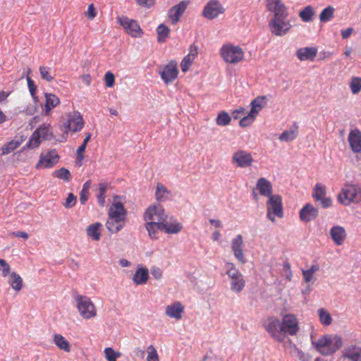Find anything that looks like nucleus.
I'll return each instance as SVG.
<instances>
[{
  "label": "nucleus",
  "instance_id": "obj_56",
  "mask_svg": "<svg viewBox=\"0 0 361 361\" xmlns=\"http://www.w3.org/2000/svg\"><path fill=\"white\" fill-rule=\"evenodd\" d=\"M256 116L252 114L250 112L248 115L244 116L240 120L239 125L240 127L250 126L255 121Z\"/></svg>",
  "mask_w": 361,
  "mask_h": 361
},
{
  "label": "nucleus",
  "instance_id": "obj_48",
  "mask_svg": "<svg viewBox=\"0 0 361 361\" xmlns=\"http://www.w3.org/2000/svg\"><path fill=\"white\" fill-rule=\"evenodd\" d=\"M318 314L320 322L324 326H329L332 322V318L329 312L324 308L318 310Z\"/></svg>",
  "mask_w": 361,
  "mask_h": 361
},
{
  "label": "nucleus",
  "instance_id": "obj_55",
  "mask_svg": "<svg viewBox=\"0 0 361 361\" xmlns=\"http://www.w3.org/2000/svg\"><path fill=\"white\" fill-rule=\"evenodd\" d=\"M147 361H159L158 353L152 345L147 347Z\"/></svg>",
  "mask_w": 361,
  "mask_h": 361
},
{
  "label": "nucleus",
  "instance_id": "obj_59",
  "mask_svg": "<svg viewBox=\"0 0 361 361\" xmlns=\"http://www.w3.org/2000/svg\"><path fill=\"white\" fill-rule=\"evenodd\" d=\"M10 265L5 259H0V271L2 272L3 276L6 277L10 273Z\"/></svg>",
  "mask_w": 361,
  "mask_h": 361
},
{
  "label": "nucleus",
  "instance_id": "obj_15",
  "mask_svg": "<svg viewBox=\"0 0 361 361\" xmlns=\"http://www.w3.org/2000/svg\"><path fill=\"white\" fill-rule=\"evenodd\" d=\"M59 159V156L56 149H51L45 154H42L36 164V169H47L52 167Z\"/></svg>",
  "mask_w": 361,
  "mask_h": 361
},
{
  "label": "nucleus",
  "instance_id": "obj_43",
  "mask_svg": "<svg viewBox=\"0 0 361 361\" xmlns=\"http://www.w3.org/2000/svg\"><path fill=\"white\" fill-rule=\"evenodd\" d=\"M36 130H40L39 135L42 140H49L53 137V133L51 130L50 124L43 123Z\"/></svg>",
  "mask_w": 361,
  "mask_h": 361
},
{
  "label": "nucleus",
  "instance_id": "obj_31",
  "mask_svg": "<svg viewBox=\"0 0 361 361\" xmlns=\"http://www.w3.org/2000/svg\"><path fill=\"white\" fill-rule=\"evenodd\" d=\"M164 223L161 222H145V228L148 232L149 238L152 240L158 238V231H163Z\"/></svg>",
  "mask_w": 361,
  "mask_h": 361
},
{
  "label": "nucleus",
  "instance_id": "obj_40",
  "mask_svg": "<svg viewBox=\"0 0 361 361\" xmlns=\"http://www.w3.org/2000/svg\"><path fill=\"white\" fill-rule=\"evenodd\" d=\"M98 193L97 194V202L99 206L104 207L105 204L106 192L109 187V184L101 182L98 185Z\"/></svg>",
  "mask_w": 361,
  "mask_h": 361
},
{
  "label": "nucleus",
  "instance_id": "obj_22",
  "mask_svg": "<svg viewBox=\"0 0 361 361\" xmlns=\"http://www.w3.org/2000/svg\"><path fill=\"white\" fill-rule=\"evenodd\" d=\"M317 49L316 47H303L298 49L296 51L298 59L301 61H313L317 55Z\"/></svg>",
  "mask_w": 361,
  "mask_h": 361
},
{
  "label": "nucleus",
  "instance_id": "obj_38",
  "mask_svg": "<svg viewBox=\"0 0 361 361\" xmlns=\"http://www.w3.org/2000/svg\"><path fill=\"white\" fill-rule=\"evenodd\" d=\"M183 229V225L180 222L170 223L167 219L164 221L163 231L166 233L176 234Z\"/></svg>",
  "mask_w": 361,
  "mask_h": 361
},
{
  "label": "nucleus",
  "instance_id": "obj_47",
  "mask_svg": "<svg viewBox=\"0 0 361 361\" xmlns=\"http://www.w3.org/2000/svg\"><path fill=\"white\" fill-rule=\"evenodd\" d=\"M298 126L295 127V129H292L290 130H286L283 132L279 139L281 141L289 142L295 140L298 136Z\"/></svg>",
  "mask_w": 361,
  "mask_h": 361
},
{
  "label": "nucleus",
  "instance_id": "obj_35",
  "mask_svg": "<svg viewBox=\"0 0 361 361\" xmlns=\"http://www.w3.org/2000/svg\"><path fill=\"white\" fill-rule=\"evenodd\" d=\"M54 342L60 350L66 353L71 352V345L68 341L61 334H55L54 335Z\"/></svg>",
  "mask_w": 361,
  "mask_h": 361
},
{
  "label": "nucleus",
  "instance_id": "obj_33",
  "mask_svg": "<svg viewBox=\"0 0 361 361\" xmlns=\"http://www.w3.org/2000/svg\"><path fill=\"white\" fill-rule=\"evenodd\" d=\"M25 139L21 137L18 140H12L6 144L4 145L1 148V155H6L11 153L16 149H17L23 142Z\"/></svg>",
  "mask_w": 361,
  "mask_h": 361
},
{
  "label": "nucleus",
  "instance_id": "obj_7",
  "mask_svg": "<svg viewBox=\"0 0 361 361\" xmlns=\"http://www.w3.org/2000/svg\"><path fill=\"white\" fill-rule=\"evenodd\" d=\"M84 126V121L81 114L78 111H73L67 115V122L64 124L66 140L68 132L76 133L82 130Z\"/></svg>",
  "mask_w": 361,
  "mask_h": 361
},
{
  "label": "nucleus",
  "instance_id": "obj_24",
  "mask_svg": "<svg viewBox=\"0 0 361 361\" xmlns=\"http://www.w3.org/2000/svg\"><path fill=\"white\" fill-rule=\"evenodd\" d=\"M330 235L337 245H341L346 238L345 229L340 226H334L330 230Z\"/></svg>",
  "mask_w": 361,
  "mask_h": 361
},
{
  "label": "nucleus",
  "instance_id": "obj_49",
  "mask_svg": "<svg viewBox=\"0 0 361 361\" xmlns=\"http://www.w3.org/2000/svg\"><path fill=\"white\" fill-rule=\"evenodd\" d=\"M53 176L66 182L70 181L71 178L70 171L66 168H61L53 173Z\"/></svg>",
  "mask_w": 361,
  "mask_h": 361
},
{
  "label": "nucleus",
  "instance_id": "obj_13",
  "mask_svg": "<svg viewBox=\"0 0 361 361\" xmlns=\"http://www.w3.org/2000/svg\"><path fill=\"white\" fill-rule=\"evenodd\" d=\"M231 162L236 167L247 168L252 166L253 158L250 152L238 149L232 155Z\"/></svg>",
  "mask_w": 361,
  "mask_h": 361
},
{
  "label": "nucleus",
  "instance_id": "obj_41",
  "mask_svg": "<svg viewBox=\"0 0 361 361\" xmlns=\"http://www.w3.org/2000/svg\"><path fill=\"white\" fill-rule=\"evenodd\" d=\"M329 336H324L319 338L315 343L314 345L317 350L323 355H328L327 345Z\"/></svg>",
  "mask_w": 361,
  "mask_h": 361
},
{
  "label": "nucleus",
  "instance_id": "obj_51",
  "mask_svg": "<svg viewBox=\"0 0 361 361\" xmlns=\"http://www.w3.org/2000/svg\"><path fill=\"white\" fill-rule=\"evenodd\" d=\"M312 196L316 201H319L320 199H322L326 196L325 187L320 183H317L314 188Z\"/></svg>",
  "mask_w": 361,
  "mask_h": 361
},
{
  "label": "nucleus",
  "instance_id": "obj_8",
  "mask_svg": "<svg viewBox=\"0 0 361 361\" xmlns=\"http://www.w3.org/2000/svg\"><path fill=\"white\" fill-rule=\"evenodd\" d=\"M145 222H161L167 219L164 207L160 204L151 205L145 210L143 216Z\"/></svg>",
  "mask_w": 361,
  "mask_h": 361
},
{
  "label": "nucleus",
  "instance_id": "obj_54",
  "mask_svg": "<svg viewBox=\"0 0 361 361\" xmlns=\"http://www.w3.org/2000/svg\"><path fill=\"white\" fill-rule=\"evenodd\" d=\"M39 73L42 78L47 82H51L54 79V76L51 75V68L50 67L40 66Z\"/></svg>",
  "mask_w": 361,
  "mask_h": 361
},
{
  "label": "nucleus",
  "instance_id": "obj_27",
  "mask_svg": "<svg viewBox=\"0 0 361 361\" xmlns=\"http://www.w3.org/2000/svg\"><path fill=\"white\" fill-rule=\"evenodd\" d=\"M125 224L126 221L108 216L106 227L110 233H116L123 228Z\"/></svg>",
  "mask_w": 361,
  "mask_h": 361
},
{
  "label": "nucleus",
  "instance_id": "obj_46",
  "mask_svg": "<svg viewBox=\"0 0 361 361\" xmlns=\"http://www.w3.org/2000/svg\"><path fill=\"white\" fill-rule=\"evenodd\" d=\"M231 118L225 111H220L216 118V123L219 126H226L230 124Z\"/></svg>",
  "mask_w": 361,
  "mask_h": 361
},
{
  "label": "nucleus",
  "instance_id": "obj_4",
  "mask_svg": "<svg viewBox=\"0 0 361 361\" xmlns=\"http://www.w3.org/2000/svg\"><path fill=\"white\" fill-rule=\"evenodd\" d=\"M267 217L271 221H276V217L283 216L282 197L279 195L270 196L267 202Z\"/></svg>",
  "mask_w": 361,
  "mask_h": 361
},
{
  "label": "nucleus",
  "instance_id": "obj_14",
  "mask_svg": "<svg viewBox=\"0 0 361 361\" xmlns=\"http://www.w3.org/2000/svg\"><path fill=\"white\" fill-rule=\"evenodd\" d=\"M159 74L166 84L173 82L177 78L178 74L177 63L175 61H169L159 71Z\"/></svg>",
  "mask_w": 361,
  "mask_h": 361
},
{
  "label": "nucleus",
  "instance_id": "obj_53",
  "mask_svg": "<svg viewBox=\"0 0 361 361\" xmlns=\"http://www.w3.org/2000/svg\"><path fill=\"white\" fill-rule=\"evenodd\" d=\"M349 85L353 94L359 93L361 90V78L353 77Z\"/></svg>",
  "mask_w": 361,
  "mask_h": 361
},
{
  "label": "nucleus",
  "instance_id": "obj_17",
  "mask_svg": "<svg viewBox=\"0 0 361 361\" xmlns=\"http://www.w3.org/2000/svg\"><path fill=\"white\" fill-rule=\"evenodd\" d=\"M119 198L118 196L114 197V202L109 209L108 216L126 221L128 212L123 204L121 202L116 201Z\"/></svg>",
  "mask_w": 361,
  "mask_h": 361
},
{
  "label": "nucleus",
  "instance_id": "obj_26",
  "mask_svg": "<svg viewBox=\"0 0 361 361\" xmlns=\"http://www.w3.org/2000/svg\"><path fill=\"white\" fill-rule=\"evenodd\" d=\"M257 188L261 195L270 197L272 195V185L265 178H260L257 182Z\"/></svg>",
  "mask_w": 361,
  "mask_h": 361
},
{
  "label": "nucleus",
  "instance_id": "obj_16",
  "mask_svg": "<svg viewBox=\"0 0 361 361\" xmlns=\"http://www.w3.org/2000/svg\"><path fill=\"white\" fill-rule=\"evenodd\" d=\"M267 8L274 13L273 18H288L287 8L281 0H267Z\"/></svg>",
  "mask_w": 361,
  "mask_h": 361
},
{
  "label": "nucleus",
  "instance_id": "obj_20",
  "mask_svg": "<svg viewBox=\"0 0 361 361\" xmlns=\"http://www.w3.org/2000/svg\"><path fill=\"white\" fill-rule=\"evenodd\" d=\"M348 141L352 151L355 153L361 152V131L357 128L350 130Z\"/></svg>",
  "mask_w": 361,
  "mask_h": 361
},
{
  "label": "nucleus",
  "instance_id": "obj_60",
  "mask_svg": "<svg viewBox=\"0 0 361 361\" xmlns=\"http://www.w3.org/2000/svg\"><path fill=\"white\" fill-rule=\"evenodd\" d=\"M76 203V197L73 193H69L68 195L66 202L64 203V207L66 208H70L73 207Z\"/></svg>",
  "mask_w": 361,
  "mask_h": 361
},
{
  "label": "nucleus",
  "instance_id": "obj_62",
  "mask_svg": "<svg viewBox=\"0 0 361 361\" xmlns=\"http://www.w3.org/2000/svg\"><path fill=\"white\" fill-rule=\"evenodd\" d=\"M86 14L90 20H93L96 17L97 11L93 4H91L88 6Z\"/></svg>",
  "mask_w": 361,
  "mask_h": 361
},
{
  "label": "nucleus",
  "instance_id": "obj_64",
  "mask_svg": "<svg viewBox=\"0 0 361 361\" xmlns=\"http://www.w3.org/2000/svg\"><path fill=\"white\" fill-rule=\"evenodd\" d=\"M87 145L82 144L77 149L76 157L77 159L82 161L84 159V152L85 151Z\"/></svg>",
  "mask_w": 361,
  "mask_h": 361
},
{
  "label": "nucleus",
  "instance_id": "obj_2",
  "mask_svg": "<svg viewBox=\"0 0 361 361\" xmlns=\"http://www.w3.org/2000/svg\"><path fill=\"white\" fill-rule=\"evenodd\" d=\"M263 327L270 336L276 341L282 343L285 340L282 323L276 317H269L263 322Z\"/></svg>",
  "mask_w": 361,
  "mask_h": 361
},
{
  "label": "nucleus",
  "instance_id": "obj_32",
  "mask_svg": "<svg viewBox=\"0 0 361 361\" xmlns=\"http://www.w3.org/2000/svg\"><path fill=\"white\" fill-rule=\"evenodd\" d=\"M45 112L48 114L54 108L60 103L59 98L52 93H45Z\"/></svg>",
  "mask_w": 361,
  "mask_h": 361
},
{
  "label": "nucleus",
  "instance_id": "obj_11",
  "mask_svg": "<svg viewBox=\"0 0 361 361\" xmlns=\"http://www.w3.org/2000/svg\"><path fill=\"white\" fill-rule=\"evenodd\" d=\"M224 12L225 8L219 1L210 0L204 6L202 16L209 20H213Z\"/></svg>",
  "mask_w": 361,
  "mask_h": 361
},
{
  "label": "nucleus",
  "instance_id": "obj_52",
  "mask_svg": "<svg viewBox=\"0 0 361 361\" xmlns=\"http://www.w3.org/2000/svg\"><path fill=\"white\" fill-rule=\"evenodd\" d=\"M104 357L107 361H116L118 357H120L121 354L119 352H116L112 348L107 347L104 350Z\"/></svg>",
  "mask_w": 361,
  "mask_h": 361
},
{
  "label": "nucleus",
  "instance_id": "obj_42",
  "mask_svg": "<svg viewBox=\"0 0 361 361\" xmlns=\"http://www.w3.org/2000/svg\"><path fill=\"white\" fill-rule=\"evenodd\" d=\"M335 8L329 6L324 8L319 14V20L321 23L331 21L334 17Z\"/></svg>",
  "mask_w": 361,
  "mask_h": 361
},
{
  "label": "nucleus",
  "instance_id": "obj_57",
  "mask_svg": "<svg viewBox=\"0 0 361 361\" xmlns=\"http://www.w3.org/2000/svg\"><path fill=\"white\" fill-rule=\"evenodd\" d=\"M282 275L288 281H290L292 279L293 273L291 270V267L288 261L285 262L283 264Z\"/></svg>",
  "mask_w": 361,
  "mask_h": 361
},
{
  "label": "nucleus",
  "instance_id": "obj_44",
  "mask_svg": "<svg viewBox=\"0 0 361 361\" xmlns=\"http://www.w3.org/2000/svg\"><path fill=\"white\" fill-rule=\"evenodd\" d=\"M265 98L266 97L264 96L257 97V98H255V99H253L251 102V104H250L251 109H250V112L252 114L257 116L258 113L261 111V109L263 107L262 102L265 99Z\"/></svg>",
  "mask_w": 361,
  "mask_h": 361
},
{
  "label": "nucleus",
  "instance_id": "obj_58",
  "mask_svg": "<svg viewBox=\"0 0 361 361\" xmlns=\"http://www.w3.org/2000/svg\"><path fill=\"white\" fill-rule=\"evenodd\" d=\"M104 81L106 87H113L115 83L114 75L110 71L106 72L104 75Z\"/></svg>",
  "mask_w": 361,
  "mask_h": 361
},
{
  "label": "nucleus",
  "instance_id": "obj_9",
  "mask_svg": "<svg viewBox=\"0 0 361 361\" xmlns=\"http://www.w3.org/2000/svg\"><path fill=\"white\" fill-rule=\"evenodd\" d=\"M282 328L283 336H296L300 331L299 321L293 314H285L282 317Z\"/></svg>",
  "mask_w": 361,
  "mask_h": 361
},
{
  "label": "nucleus",
  "instance_id": "obj_37",
  "mask_svg": "<svg viewBox=\"0 0 361 361\" xmlns=\"http://www.w3.org/2000/svg\"><path fill=\"white\" fill-rule=\"evenodd\" d=\"M298 16L302 22L308 23L313 20L314 16H315V11L314 8L309 5L300 11Z\"/></svg>",
  "mask_w": 361,
  "mask_h": 361
},
{
  "label": "nucleus",
  "instance_id": "obj_18",
  "mask_svg": "<svg viewBox=\"0 0 361 361\" xmlns=\"http://www.w3.org/2000/svg\"><path fill=\"white\" fill-rule=\"evenodd\" d=\"M190 1H181L179 4L171 7L168 12V18L172 24H176L180 16L185 11Z\"/></svg>",
  "mask_w": 361,
  "mask_h": 361
},
{
  "label": "nucleus",
  "instance_id": "obj_29",
  "mask_svg": "<svg viewBox=\"0 0 361 361\" xmlns=\"http://www.w3.org/2000/svg\"><path fill=\"white\" fill-rule=\"evenodd\" d=\"M102 224L99 222L94 223L86 228L87 235L93 240L98 241L102 235Z\"/></svg>",
  "mask_w": 361,
  "mask_h": 361
},
{
  "label": "nucleus",
  "instance_id": "obj_36",
  "mask_svg": "<svg viewBox=\"0 0 361 361\" xmlns=\"http://www.w3.org/2000/svg\"><path fill=\"white\" fill-rule=\"evenodd\" d=\"M343 345L342 339L338 336H335L333 337L329 336V341H328V345H327V351H328V355L334 353L338 349L341 348Z\"/></svg>",
  "mask_w": 361,
  "mask_h": 361
},
{
  "label": "nucleus",
  "instance_id": "obj_23",
  "mask_svg": "<svg viewBox=\"0 0 361 361\" xmlns=\"http://www.w3.org/2000/svg\"><path fill=\"white\" fill-rule=\"evenodd\" d=\"M184 312V306L180 302H176L166 307V314L176 319H180Z\"/></svg>",
  "mask_w": 361,
  "mask_h": 361
},
{
  "label": "nucleus",
  "instance_id": "obj_25",
  "mask_svg": "<svg viewBox=\"0 0 361 361\" xmlns=\"http://www.w3.org/2000/svg\"><path fill=\"white\" fill-rule=\"evenodd\" d=\"M343 357L350 361H361V347L351 345L345 348Z\"/></svg>",
  "mask_w": 361,
  "mask_h": 361
},
{
  "label": "nucleus",
  "instance_id": "obj_28",
  "mask_svg": "<svg viewBox=\"0 0 361 361\" xmlns=\"http://www.w3.org/2000/svg\"><path fill=\"white\" fill-rule=\"evenodd\" d=\"M197 48L195 46H191L189 54L185 56L181 61L180 67L183 72L188 71L193 61L197 56Z\"/></svg>",
  "mask_w": 361,
  "mask_h": 361
},
{
  "label": "nucleus",
  "instance_id": "obj_61",
  "mask_svg": "<svg viewBox=\"0 0 361 361\" xmlns=\"http://www.w3.org/2000/svg\"><path fill=\"white\" fill-rule=\"evenodd\" d=\"M27 81L30 94L34 97L37 91V87L35 82L29 77V75L27 76Z\"/></svg>",
  "mask_w": 361,
  "mask_h": 361
},
{
  "label": "nucleus",
  "instance_id": "obj_3",
  "mask_svg": "<svg viewBox=\"0 0 361 361\" xmlns=\"http://www.w3.org/2000/svg\"><path fill=\"white\" fill-rule=\"evenodd\" d=\"M224 61L228 63H238L243 59L244 51L243 49L231 44H224L219 51Z\"/></svg>",
  "mask_w": 361,
  "mask_h": 361
},
{
  "label": "nucleus",
  "instance_id": "obj_34",
  "mask_svg": "<svg viewBox=\"0 0 361 361\" xmlns=\"http://www.w3.org/2000/svg\"><path fill=\"white\" fill-rule=\"evenodd\" d=\"M171 195V192L169 190L161 183H157L156 187L155 197L159 202H164L167 200Z\"/></svg>",
  "mask_w": 361,
  "mask_h": 361
},
{
  "label": "nucleus",
  "instance_id": "obj_50",
  "mask_svg": "<svg viewBox=\"0 0 361 361\" xmlns=\"http://www.w3.org/2000/svg\"><path fill=\"white\" fill-rule=\"evenodd\" d=\"M40 130H35L34 133L32 134L27 146L31 148H36L39 147L41 143L42 137L39 135V132Z\"/></svg>",
  "mask_w": 361,
  "mask_h": 361
},
{
  "label": "nucleus",
  "instance_id": "obj_39",
  "mask_svg": "<svg viewBox=\"0 0 361 361\" xmlns=\"http://www.w3.org/2000/svg\"><path fill=\"white\" fill-rule=\"evenodd\" d=\"M9 283L12 288L16 291L21 290L23 286V281L22 278L16 272H12L11 274Z\"/></svg>",
  "mask_w": 361,
  "mask_h": 361
},
{
  "label": "nucleus",
  "instance_id": "obj_1",
  "mask_svg": "<svg viewBox=\"0 0 361 361\" xmlns=\"http://www.w3.org/2000/svg\"><path fill=\"white\" fill-rule=\"evenodd\" d=\"M77 309L84 319H90L97 316V309L90 298L78 295L75 297Z\"/></svg>",
  "mask_w": 361,
  "mask_h": 361
},
{
  "label": "nucleus",
  "instance_id": "obj_30",
  "mask_svg": "<svg viewBox=\"0 0 361 361\" xmlns=\"http://www.w3.org/2000/svg\"><path fill=\"white\" fill-rule=\"evenodd\" d=\"M148 279L149 271L146 267L137 269L133 277V281L137 286L145 284Z\"/></svg>",
  "mask_w": 361,
  "mask_h": 361
},
{
  "label": "nucleus",
  "instance_id": "obj_19",
  "mask_svg": "<svg viewBox=\"0 0 361 361\" xmlns=\"http://www.w3.org/2000/svg\"><path fill=\"white\" fill-rule=\"evenodd\" d=\"M231 249L235 257L241 263L245 264L246 259L243 252V239L241 235H238L231 241Z\"/></svg>",
  "mask_w": 361,
  "mask_h": 361
},
{
  "label": "nucleus",
  "instance_id": "obj_63",
  "mask_svg": "<svg viewBox=\"0 0 361 361\" xmlns=\"http://www.w3.org/2000/svg\"><path fill=\"white\" fill-rule=\"evenodd\" d=\"M296 357L301 361H310V357L302 352L301 350L296 348Z\"/></svg>",
  "mask_w": 361,
  "mask_h": 361
},
{
  "label": "nucleus",
  "instance_id": "obj_45",
  "mask_svg": "<svg viewBox=\"0 0 361 361\" xmlns=\"http://www.w3.org/2000/svg\"><path fill=\"white\" fill-rule=\"evenodd\" d=\"M170 29L164 24H160L157 28V41L160 43L164 42L170 34Z\"/></svg>",
  "mask_w": 361,
  "mask_h": 361
},
{
  "label": "nucleus",
  "instance_id": "obj_5",
  "mask_svg": "<svg viewBox=\"0 0 361 361\" xmlns=\"http://www.w3.org/2000/svg\"><path fill=\"white\" fill-rule=\"evenodd\" d=\"M338 200L345 205H349L351 202H359L361 201V190L357 185L346 184L338 195Z\"/></svg>",
  "mask_w": 361,
  "mask_h": 361
},
{
  "label": "nucleus",
  "instance_id": "obj_21",
  "mask_svg": "<svg viewBox=\"0 0 361 361\" xmlns=\"http://www.w3.org/2000/svg\"><path fill=\"white\" fill-rule=\"evenodd\" d=\"M318 209L310 204H305L300 211V219L303 222L314 220L318 216Z\"/></svg>",
  "mask_w": 361,
  "mask_h": 361
},
{
  "label": "nucleus",
  "instance_id": "obj_12",
  "mask_svg": "<svg viewBox=\"0 0 361 361\" xmlns=\"http://www.w3.org/2000/svg\"><path fill=\"white\" fill-rule=\"evenodd\" d=\"M269 25L271 33L276 36L286 35L291 27L287 18H271Z\"/></svg>",
  "mask_w": 361,
  "mask_h": 361
},
{
  "label": "nucleus",
  "instance_id": "obj_10",
  "mask_svg": "<svg viewBox=\"0 0 361 361\" xmlns=\"http://www.w3.org/2000/svg\"><path fill=\"white\" fill-rule=\"evenodd\" d=\"M117 23L123 28L125 32L133 37H140L142 34V29L137 22L126 16L117 17Z\"/></svg>",
  "mask_w": 361,
  "mask_h": 361
},
{
  "label": "nucleus",
  "instance_id": "obj_6",
  "mask_svg": "<svg viewBox=\"0 0 361 361\" xmlns=\"http://www.w3.org/2000/svg\"><path fill=\"white\" fill-rule=\"evenodd\" d=\"M226 274L231 279V289L235 293H240L245 286V281L240 271L233 263L227 264Z\"/></svg>",
  "mask_w": 361,
  "mask_h": 361
}]
</instances>
